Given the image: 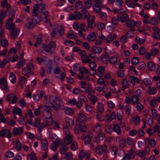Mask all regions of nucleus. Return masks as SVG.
<instances>
[{
    "label": "nucleus",
    "mask_w": 160,
    "mask_h": 160,
    "mask_svg": "<svg viewBox=\"0 0 160 160\" xmlns=\"http://www.w3.org/2000/svg\"><path fill=\"white\" fill-rule=\"evenodd\" d=\"M51 108L49 106L45 105L44 109L42 111L41 116H45L46 115V113L48 114V116L46 117V118H43V120L45 122V123L48 126H51L52 125L53 123V120L52 118V113L50 111Z\"/></svg>",
    "instance_id": "1"
},
{
    "label": "nucleus",
    "mask_w": 160,
    "mask_h": 160,
    "mask_svg": "<svg viewBox=\"0 0 160 160\" xmlns=\"http://www.w3.org/2000/svg\"><path fill=\"white\" fill-rule=\"evenodd\" d=\"M49 101L52 105L50 107H52L55 111L61 108L63 106L62 101L60 98H54L53 96H50L49 98Z\"/></svg>",
    "instance_id": "2"
},
{
    "label": "nucleus",
    "mask_w": 160,
    "mask_h": 160,
    "mask_svg": "<svg viewBox=\"0 0 160 160\" xmlns=\"http://www.w3.org/2000/svg\"><path fill=\"white\" fill-rule=\"evenodd\" d=\"M34 69V67L33 64L31 62H28L27 64L26 67L22 69V74L25 76L29 77L33 74L32 71Z\"/></svg>",
    "instance_id": "3"
},
{
    "label": "nucleus",
    "mask_w": 160,
    "mask_h": 160,
    "mask_svg": "<svg viewBox=\"0 0 160 160\" xmlns=\"http://www.w3.org/2000/svg\"><path fill=\"white\" fill-rule=\"evenodd\" d=\"M56 47V43L54 42H51L48 45L43 44L42 45V48L47 52L51 53L54 50Z\"/></svg>",
    "instance_id": "4"
},
{
    "label": "nucleus",
    "mask_w": 160,
    "mask_h": 160,
    "mask_svg": "<svg viewBox=\"0 0 160 160\" xmlns=\"http://www.w3.org/2000/svg\"><path fill=\"white\" fill-rule=\"evenodd\" d=\"M107 148V146L106 144L102 145L98 144L95 148V152L96 154L100 156L103 152H106Z\"/></svg>",
    "instance_id": "5"
},
{
    "label": "nucleus",
    "mask_w": 160,
    "mask_h": 160,
    "mask_svg": "<svg viewBox=\"0 0 160 160\" xmlns=\"http://www.w3.org/2000/svg\"><path fill=\"white\" fill-rule=\"evenodd\" d=\"M86 130L87 128L85 124L81 122H79L78 124L74 128L75 132L77 134L79 133L80 131L82 132H84Z\"/></svg>",
    "instance_id": "6"
},
{
    "label": "nucleus",
    "mask_w": 160,
    "mask_h": 160,
    "mask_svg": "<svg viewBox=\"0 0 160 160\" xmlns=\"http://www.w3.org/2000/svg\"><path fill=\"white\" fill-rule=\"evenodd\" d=\"M93 137V134L92 132H90L88 135L84 133L81 137V139L84 140L85 144L86 145L91 142V140Z\"/></svg>",
    "instance_id": "7"
},
{
    "label": "nucleus",
    "mask_w": 160,
    "mask_h": 160,
    "mask_svg": "<svg viewBox=\"0 0 160 160\" xmlns=\"http://www.w3.org/2000/svg\"><path fill=\"white\" fill-rule=\"evenodd\" d=\"M95 17L93 15L90 16L88 19L87 22L88 27L92 28L96 26L95 23Z\"/></svg>",
    "instance_id": "8"
},
{
    "label": "nucleus",
    "mask_w": 160,
    "mask_h": 160,
    "mask_svg": "<svg viewBox=\"0 0 160 160\" xmlns=\"http://www.w3.org/2000/svg\"><path fill=\"white\" fill-rule=\"evenodd\" d=\"M38 140L40 142L41 149L42 150L46 151L48 147V143L47 140L45 139H42L40 138H38Z\"/></svg>",
    "instance_id": "9"
},
{
    "label": "nucleus",
    "mask_w": 160,
    "mask_h": 160,
    "mask_svg": "<svg viewBox=\"0 0 160 160\" xmlns=\"http://www.w3.org/2000/svg\"><path fill=\"white\" fill-rule=\"evenodd\" d=\"M7 100L12 104L15 103L18 101V98L14 94H10L7 97Z\"/></svg>",
    "instance_id": "10"
},
{
    "label": "nucleus",
    "mask_w": 160,
    "mask_h": 160,
    "mask_svg": "<svg viewBox=\"0 0 160 160\" xmlns=\"http://www.w3.org/2000/svg\"><path fill=\"white\" fill-rule=\"evenodd\" d=\"M12 133L9 130L7 129H4L1 130H0V136L4 137L6 136L8 138L11 137Z\"/></svg>",
    "instance_id": "11"
},
{
    "label": "nucleus",
    "mask_w": 160,
    "mask_h": 160,
    "mask_svg": "<svg viewBox=\"0 0 160 160\" xmlns=\"http://www.w3.org/2000/svg\"><path fill=\"white\" fill-rule=\"evenodd\" d=\"M48 137L49 138L52 142H61L59 138L55 134H52L50 131L48 132Z\"/></svg>",
    "instance_id": "12"
},
{
    "label": "nucleus",
    "mask_w": 160,
    "mask_h": 160,
    "mask_svg": "<svg viewBox=\"0 0 160 160\" xmlns=\"http://www.w3.org/2000/svg\"><path fill=\"white\" fill-rule=\"evenodd\" d=\"M97 34L96 32H89L87 37V39L89 42L95 41L97 38Z\"/></svg>",
    "instance_id": "13"
},
{
    "label": "nucleus",
    "mask_w": 160,
    "mask_h": 160,
    "mask_svg": "<svg viewBox=\"0 0 160 160\" xmlns=\"http://www.w3.org/2000/svg\"><path fill=\"white\" fill-rule=\"evenodd\" d=\"M23 128L22 127L19 128L14 127L12 129V134L14 136H20L22 133Z\"/></svg>",
    "instance_id": "14"
},
{
    "label": "nucleus",
    "mask_w": 160,
    "mask_h": 160,
    "mask_svg": "<svg viewBox=\"0 0 160 160\" xmlns=\"http://www.w3.org/2000/svg\"><path fill=\"white\" fill-rule=\"evenodd\" d=\"M13 19L12 18H8L6 24L7 29L12 30L15 28V23L12 22Z\"/></svg>",
    "instance_id": "15"
},
{
    "label": "nucleus",
    "mask_w": 160,
    "mask_h": 160,
    "mask_svg": "<svg viewBox=\"0 0 160 160\" xmlns=\"http://www.w3.org/2000/svg\"><path fill=\"white\" fill-rule=\"evenodd\" d=\"M129 19V16L126 13H124L121 15H118L117 16L118 20L121 22H125Z\"/></svg>",
    "instance_id": "16"
},
{
    "label": "nucleus",
    "mask_w": 160,
    "mask_h": 160,
    "mask_svg": "<svg viewBox=\"0 0 160 160\" xmlns=\"http://www.w3.org/2000/svg\"><path fill=\"white\" fill-rule=\"evenodd\" d=\"M129 120L131 123H134L135 125H137L140 122V118L138 116H131L129 118Z\"/></svg>",
    "instance_id": "17"
},
{
    "label": "nucleus",
    "mask_w": 160,
    "mask_h": 160,
    "mask_svg": "<svg viewBox=\"0 0 160 160\" xmlns=\"http://www.w3.org/2000/svg\"><path fill=\"white\" fill-rule=\"evenodd\" d=\"M18 82L20 86L22 88H23L26 84L27 82V79L24 76H20L18 79Z\"/></svg>",
    "instance_id": "18"
},
{
    "label": "nucleus",
    "mask_w": 160,
    "mask_h": 160,
    "mask_svg": "<svg viewBox=\"0 0 160 160\" xmlns=\"http://www.w3.org/2000/svg\"><path fill=\"white\" fill-rule=\"evenodd\" d=\"M95 89L99 92H101L102 91V93L104 94L107 92L108 88L106 85L103 86L102 88L100 86L96 85L95 86Z\"/></svg>",
    "instance_id": "19"
},
{
    "label": "nucleus",
    "mask_w": 160,
    "mask_h": 160,
    "mask_svg": "<svg viewBox=\"0 0 160 160\" xmlns=\"http://www.w3.org/2000/svg\"><path fill=\"white\" fill-rule=\"evenodd\" d=\"M73 139V137L71 134L66 135L64 138L63 143L68 145L72 142Z\"/></svg>",
    "instance_id": "20"
},
{
    "label": "nucleus",
    "mask_w": 160,
    "mask_h": 160,
    "mask_svg": "<svg viewBox=\"0 0 160 160\" xmlns=\"http://www.w3.org/2000/svg\"><path fill=\"white\" fill-rule=\"evenodd\" d=\"M12 113L14 115H18L21 117L22 114V112L21 109L15 106L12 109Z\"/></svg>",
    "instance_id": "21"
},
{
    "label": "nucleus",
    "mask_w": 160,
    "mask_h": 160,
    "mask_svg": "<svg viewBox=\"0 0 160 160\" xmlns=\"http://www.w3.org/2000/svg\"><path fill=\"white\" fill-rule=\"evenodd\" d=\"M152 30L154 31L153 33V36L157 39H160V35L159 32L160 30L158 27L156 26L153 27L152 28Z\"/></svg>",
    "instance_id": "22"
},
{
    "label": "nucleus",
    "mask_w": 160,
    "mask_h": 160,
    "mask_svg": "<svg viewBox=\"0 0 160 160\" xmlns=\"http://www.w3.org/2000/svg\"><path fill=\"white\" fill-rule=\"evenodd\" d=\"M89 66L91 69L90 74L92 75L95 72V70L97 67V64L94 62H91L89 63Z\"/></svg>",
    "instance_id": "23"
},
{
    "label": "nucleus",
    "mask_w": 160,
    "mask_h": 160,
    "mask_svg": "<svg viewBox=\"0 0 160 160\" xmlns=\"http://www.w3.org/2000/svg\"><path fill=\"white\" fill-rule=\"evenodd\" d=\"M0 85L2 89H6L8 88L7 81L5 78H2L0 79Z\"/></svg>",
    "instance_id": "24"
},
{
    "label": "nucleus",
    "mask_w": 160,
    "mask_h": 160,
    "mask_svg": "<svg viewBox=\"0 0 160 160\" xmlns=\"http://www.w3.org/2000/svg\"><path fill=\"white\" fill-rule=\"evenodd\" d=\"M105 137V135L102 132H100L97 136H95L93 139V142H94L102 141Z\"/></svg>",
    "instance_id": "25"
},
{
    "label": "nucleus",
    "mask_w": 160,
    "mask_h": 160,
    "mask_svg": "<svg viewBox=\"0 0 160 160\" xmlns=\"http://www.w3.org/2000/svg\"><path fill=\"white\" fill-rule=\"evenodd\" d=\"M128 81L132 85H134L136 82L138 83L140 82L139 79L137 77L133 76H129L128 78Z\"/></svg>",
    "instance_id": "26"
},
{
    "label": "nucleus",
    "mask_w": 160,
    "mask_h": 160,
    "mask_svg": "<svg viewBox=\"0 0 160 160\" xmlns=\"http://www.w3.org/2000/svg\"><path fill=\"white\" fill-rule=\"evenodd\" d=\"M68 144L63 142L60 148V152L62 154H64L68 149Z\"/></svg>",
    "instance_id": "27"
},
{
    "label": "nucleus",
    "mask_w": 160,
    "mask_h": 160,
    "mask_svg": "<svg viewBox=\"0 0 160 160\" xmlns=\"http://www.w3.org/2000/svg\"><path fill=\"white\" fill-rule=\"evenodd\" d=\"M66 36L69 39H77L78 37L75 32L72 30L69 31L66 34Z\"/></svg>",
    "instance_id": "28"
},
{
    "label": "nucleus",
    "mask_w": 160,
    "mask_h": 160,
    "mask_svg": "<svg viewBox=\"0 0 160 160\" xmlns=\"http://www.w3.org/2000/svg\"><path fill=\"white\" fill-rule=\"evenodd\" d=\"M41 15L42 17V20L43 22H47L48 21V13L47 11L45 10L42 11Z\"/></svg>",
    "instance_id": "29"
},
{
    "label": "nucleus",
    "mask_w": 160,
    "mask_h": 160,
    "mask_svg": "<svg viewBox=\"0 0 160 160\" xmlns=\"http://www.w3.org/2000/svg\"><path fill=\"white\" fill-rule=\"evenodd\" d=\"M103 6V4H94L92 6L93 11L96 12L98 13L99 12L101 8H102Z\"/></svg>",
    "instance_id": "30"
},
{
    "label": "nucleus",
    "mask_w": 160,
    "mask_h": 160,
    "mask_svg": "<svg viewBox=\"0 0 160 160\" xmlns=\"http://www.w3.org/2000/svg\"><path fill=\"white\" fill-rule=\"evenodd\" d=\"M104 69L105 68L103 66H100L98 67L97 74L99 77H102L103 76Z\"/></svg>",
    "instance_id": "31"
},
{
    "label": "nucleus",
    "mask_w": 160,
    "mask_h": 160,
    "mask_svg": "<svg viewBox=\"0 0 160 160\" xmlns=\"http://www.w3.org/2000/svg\"><path fill=\"white\" fill-rule=\"evenodd\" d=\"M41 123V119L40 118L38 117L36 118L35 119V121L32 122L31 121H29V124L32 125L33 127H37L38 128V126Z\"/></svg>",
    "instance_id": "32"
},
{
    "label": "nucleus",
    "mask_w": 160,
    "mask_h": 160,
    "mask_svg": "<svg viewBox=\"0 0 160 160\" xmlns=\"http://www.w3.org/2000/svg\"><path fill=\"white\" fill-rule=\"evenodd\" d=\"M87 84L86 83L83 81H81L80 82L79 84V87L81 89V91L82 92L85 93L87 91V88L86 87Z\"/></svg>",
    "instance_id": "33"
},
{
    "label": "nucleus",
    "mask_w": 160,
    "mask_h": 160,
    "mask_svg": "<svg viewBox=\"0 0 160 160\" xmlns=\"http://www.w3.org/2000/svg\"><path fill=\"white\" fill-rule=\"evenodd\" d=\"M44 106H43L42 105H40L38 108H35L34 110V113L35 116H38L40 115H41V109H43V111L44 109Z\"/></svg>",
    "instance_id": "34"
},
{
    "label": "nucleus",
    "mask_w": 160,
    "mask_h": 160,
    "mask_svg": "<svg viewBox=\"0 0 160 160\" xmlns=\"http://www.w3.org/2000/svg\"><path fill=\"white\" fill-rule=\"evenodd\" d=\"M120 55V54H117L116 56H113L110 57L109 59L110 62L112 64H115L119 60V59L118 58Z\"/></svg>",
    "instance_id": "35"
},
{
    "label": "nucleus",
    "mask_w": 160,
    "mask_h": 160,
    "mask_svg": "<svg viewBox=\"0 0 160 160\" xmlns=\"http://www.w3.org/2000/svg\"><path fill=\"white\" fill-rule=\"evenodd\" d=\"M97 111L100 113H102L104 111L103 104L102 102H98L97 106Z\"/></svg>",
    "instance_id": "36"
},
{
    "label": "nucleus",
    "mask_w": 160,
    "mask_h": 160,
    "mask_svg": "<svg viewBox=\"0 0 160 160\" xmlns=\"http://www.w3.org/2000/svg\"><path fill=\"white\" fill-rule=\"evenodd\" d=\"M117 37V35L115 34H110L108 35L106 39V41L108 43L112 42Z\"/></svg>",
    "instance_id": "37"
},
{
    "label": "nucleus",
    "mask_w": 160,
    "mask_h": 160,
    "mask_svg": "<svg viewBox=\"0 0 160 160\" xmlns=\"http://www.w3.org/2000/svg\"><path fill=\"white\" fill-rule=\"evenodd\" d=\"M113 130L118 135H119L121 134V128L119 125L117 124L113 125Z\"/></svg>",
    "instance_id": "38"
},
{
    "label": "nucleus",
    "mask_w": 160,
    "mask_h": 160,
    "mask_svg": "<svg viewBox=\"0 0 160 160\" xmlns=\"http://www.w3.org/2000/svg\"><path fill=\"white\" fill-rule=\"evenodd\" d=\"M9 79L12 84H14L16 81V76L13 72H11L9 76Z\"/></svg>",
    "instance_id": "39"
},
{
    "label": "nucleus",
    "mask_w": 160,
    "mask_h": 160,
    "mask_svg": "<svg viewBox=\"0 0 160 160\" xmlns=\"http://www.w3.org/2000/svg\"><path fill=\"white\" fill-rule=\"evenodd\" d=\"M64 112L66 114L69 115H72L74 113V110L69 107H66L64 108Z\"/></svg>",
    "instance_id": "40"
},
{
    "label": "nucleus",
    "mask_w": 160,
    "mask_h": 160,
    "mask_svg": "<svg viewBox=\"0 0 160 160\" xmlns=\"http://www.w3.org/2000/svg\"><path fill=\"white\" fill-rule=\"evenodd\" d=\"M136 22L132 19L129 20L126 23L127 26L129 28H132L136 25Z\"/></svg>",
    "instance_id": "41"
},
{
    "label": "nucleus",
    "mask_w": 160,
    "mask_h": 160,
    "mask_svg": "<svg viewBox=\"0 0 160 160\" xmlns=\"http://www.w3.org/2000/svg\"><path fill=\"white\" fill-rule=\"evenodd\" d=\"M61 142H52L51 144V149L54 152L56 151L58 147Z\"/></svg>",
    "instance_id": "42"
},
{
    "label": "nucleus",
    "mask_w": 160,
    "mask_h": 160,
    "mask_svg": "<svg viewBox=\"0 0 160 160\" xmlns=\"http://www.w3.org/2000/svg\"><path fill=\"white\" fill-rule=\"evenodd\" d=\"M48 127L45 122L43 120V122L42 123L41 122L40 124H39L38 126V129L39 132H42L43 129L46 128Z\"/></svg>",
    "instance_id": "43"
},
{
    "label": "nucleus",
    "mask_w": 160,
    "mask_h": 160,
    "mask_svg": "<svg viewBox=\"0 0 160 160\" xmlns=\"http://www.w3.org/2000/svg\"><path fill=\"white\" fill-rule=\"evenodd\" d=\"M92 50L94 52L95 54H99L102 51V49L100 47L94 46L92 48Z\"/></svg>",
    "instance_id": "44"
},
{
    "label": "nucleus",
    "mask_w": 160,
    "mask_h": 160,
    "mask_svg": "<svg viewBox=\"0 0 160 160\" xmlns=\"http://www.w3.org/2000/svg\"><path fill=\"white\" fill-rule=\"evenodd\" d=\"M72 50L74 52H77L80 54H84L86 52L84 50H81L77 46L74 47L72 48Z\"/></svg>",
    "instance_id": "45"
},
{
    "label": "nucleus",
    "mask_w": 160,
    "mask_h": 160,
    "mask_svg": "<svg viewBox=\"0 0 160 160\" xmlns=\"http://www.w3.org/2000/svg\"><path fill=\"white\" fill-rule=\"evenodd\" d=\"M85 53L82 54L81 57L82 61L83 63H88L91 60L87 55H85Z\"/></svg>",
    "instance_id": "46"
},
{
    "label": "nucleus",
    "mask_w": 160,
    "mask_h": 160,
    "mask_svg": "<svg viewBox=\"0 0 160 160\" xmlns=\"http://www.w3.org/2000/svg\"><path fill=\"white\" fill-rule=\"evenodd\" d=\"M149 151V149H148L147 151V150L143 151H141L138 152V155L139 157L142 158L148 154V152Z\"/></svg>",
    "instance_id": "47"
},
{
    "label": "nucleus",
    "mask_w": 160,
    "mask_h": 160,
    "mask_svg": "<svg viewBox=\"0 0 160 160\" xmlns=\"http://www.w3.org/2000/svg\"><path fill=\"white\" fill-rule=\"evenodd\" d=\"M65 120L67 126H72L74 124L73 121L69 118H66Z\"/></svg>",
    "instance_id": "48"
},
{
    "label": "nucleus",
    "mask_w": 160,
    "mask_h": 160,
    "mask_svg": "<svg viewBox=\"0 0 160 160\" xmlns=\"http://www.w3.org/2000/svg\"><path fill=\"white\" fill-rule=\"evenodd\" d=\"M93 1L92 0H87L85 1L84 2V5L85 7L87 9H89L91 7L92 3Z\"/></svg>",
    "instance_id": "49"
},
{
    "label": "nucleus",
    "mask_w": 160,
    "mask_h": 160,
    "mask_svg": "<svg viewBox=\"0 0 160 160\" xmlns=\"http://www.w3.org/2000/svg\"><path fill=\"white\" fill-rule=\"evenodd\" d=\"M15 147L17 151H19L22 148V144L20 141L18 139L16 140L15 142Z\"/></svg>",
    "instance_id": "50"
},
{
    "label": "nucleus",
    "mask_w": 160,
    "mask_h": 160,
    "mask_svg": "<svg viewBox=\"0 0 160 160\" xmlns=\"http://www.w3.org/2000/svg\"><path fill=\"white\" fill-rule=\"evenodd\" d=\"M46 71L48 74H50L52 71V61L50 60L47 63Z\"/></svg>",
    "instance_id": "51"
},
{
    "label": "nucleus",
    "mask_w": 160,
    "mask_h": 160,
    "mask_svg": "<svg viewBox=\"0 0 160 160\" xmlns=\"http://www.w3.org/2000/svg\"><path fill=\"white\" fill-rule=\"evenodd\" d=\"M132 103L134 105L137 104L139 100V98L138 96L135 95H132L131 97Z\"/></svg>",
    "instance_id": "52"
},
{
    "label": "nucleus",
    "mask_w": 160,
    "mask_h": 160,
    "mask_svg": "<svg viewBox=\"0 0 160 160\" xmlns=\"http://www.w3.org/2000/svg\"><path fill=\"white\" fill-rule=\"evenodd\" d=\"M147 66L149 69L150 71H152L155 69V66L153 62L150 61L147 63Z\"/></svg>",
    "instance_id": "53"
},
{
    "label": "nucleus",
    "mask_w": 160,
    "mask_h": 160,
    "mask_svg": "<svg viewBox=\"0 0 160 160\" xmlns=\"http://www.w3.org/2000/svg\"><path fill=\"white\" fill-rule=\"evenodd\" d=\"M1 6L2 8L6 7L7 10L9 11L10 10L11 6L8 3L7 0L3 1L1 2Z\"/></svg>",
    "instance_id": "54"
},
{
    "label": "nucleus",
    "mask_w": 160,
    "mask_h": 160,
    "mask_svg": "<svg viewBox=\"0 0 160 160\" xmlns=\"http://www.w3.org/2000/svg\"><path fill=\"white\" fill-rule=\"evenodd\" d=\"M78 118L82 121H87V117L85 115L81 112H79L78 114Z\"/></svg>",
    "instance_id": "55"
},
{
    "label": "nucleus",
    "mask_w": 160,
    "mask_h": 160,
    "mask_svg": "<svg viewBox=\"0 0 160 160\" xmlns=\"http://www.w3.org/2000/svg\"><path fill=\"white\" fill-rule=\"evenodd\" d=\"M122 90L123 91H124L126 88L128 87L129 84L127 79H124L122 80Z\"/></svg>",
    "instance_id": "56"
},
{
    "label": "nucleus",
    "mask_w": 160,
    "mask_h": 160,
    "mask_svg": "<svg viewBox=\"0 0 160 160\" xmlns=\"http://www.w3.org/2000/svg\"><path fill=\"white\" fill-rule=\"evenodd\" d=\"M80 30L83 32H86L88 30V28L86 25L84 23L81 24L79 25Z\"/></svg>",
    "instance_id": "57"
},
{
    "label": "nucleus",
    "mask_w": 160,
    "mask_h": 160,
    "mask_svg": "<svg viewBox=\"0 0 160 160\" xmlns=\"http://www.w3.org/2000/svg\"><path fill=\"white\" fill-rule=\"evenodd\" d=\"M125 3L127 6L129 8H134V3L131 0H127L125 2Z\"/></svg>",
    "instance_id": "58"
},
{
    "label": "nucleus",
    "mask_w": 160,
    "mask_h": 160,
    "mask_svg": "<svg viewBox=\"0 0 160 160\" xmlns=\"http://www.w3.org/2000/svg\"><path fill=\"white\" fill-rule=\"evenodd\" d=\"M11 59V57H10V58L7 60L6 59H4L0 63V67L1 68H3L5 66L7 63H8L10 62Z\"/></svg>",
    "instance_id": "59"
},
{
    "label": "nucleus",
    "mask_w": 160,
    "mask_h": 160,
    "mask_svg": "<svg viewBox=\"0 0 160 160\" xmlns=\"http://www.w3.org/2000/svg\"><path fill=\"white\" fill-rule=\"evenodd\" d=\"M18 104L22 108H23L26 106V103L25 100L23 98H21L19 99L18 101Z\"/></svg>",
    "instance_id": "60"
},
{
    "label": "nucleus",
    "mask_w": 160,
    "mask_h": 160,
    "mask_svg": "<svg viewBox=\"0 0 160 160\" xmlns=\"http://www.w3.org/2000/svg\"><path fill=\"white\" fill-rule=\"evenodd\" d=\"M32 21L33 23L34 24H37L39 22L40 18L38 15H33L32 18Z\"/></svg>",
    "instance_id": "61"
},
{
    "label": "nucleus",
    "mask_w": 160,
    "mask_h": 160,
    "mask_svg": "<svg viewBox=\"0 0 160 160\" xmlns=\"http://www.w3.org/2000/svg\"><path fill=\"white\" fill-rule=\"evenodd\" d=\"M37 4L36 5H38L39 9L41 11L44 10V8L45 7V5L41 2V0H37Z\"/></svg>",
    "instance_id": "62"
},
{
    "label": "nucleus",
    "mask_w": 160,
    "mask_h": 160,
    "mask_svg": "<svg viewBox=\"0 0 160 160\" xmlns=\"http://www.w3.org/2000/svg\"><path fill=\"white\" fill-rule=\"evenodd\" d=\"M37 60L39 63L42 62L46 63L48 60V58L45 57H38L37 58Z\"/></svg>",
    "instance_id": "63"
},
{
    "label": "nucleus",
    "mask_w": 160,
    "mask_h": 160,
    "mask_svg": "<svg viewBox=\"0 0 160 160\" xmlns=\"http://www.w3.org/2000/svg\"><path fill=\"white\" fill-rule=\"evenodd\" d=\"M107 104L108 107L110 109H113L115 107L114 103L111 100H109L107 102Z\"/></svg>",
    "instance_id": "64"
}]
</instances>
